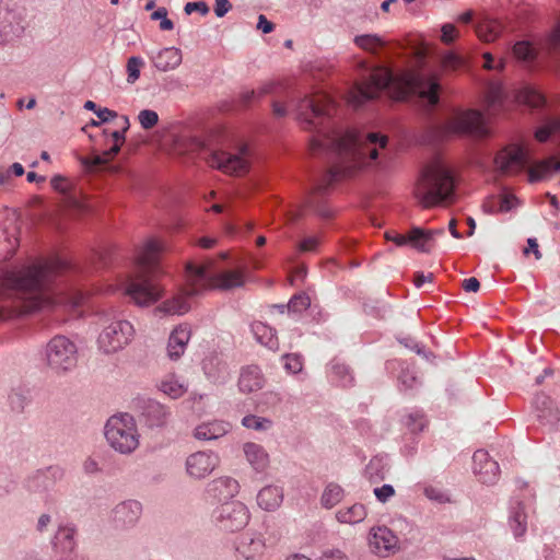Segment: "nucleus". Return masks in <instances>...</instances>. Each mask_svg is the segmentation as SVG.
I'll use <instances>...</instances> for the list:
<instances>
[{
  "label": "nucleus",
  "instance_id": "obj_62",
  "mask_svg": "<svg viewBox=\"0 0 560 560\" xmlns=\"http://www.w3.org/2000/svg\"><path fill=\"white\" fill-rule=\"evenodd\" d=\"M380 468H383L382 466V460L381 459H377V458H374L372 459L369 465L366 466V474L368 476L372 479L374 476H377L380 477L381 479L384 478V475L383 474H380Z\"/></svg>",
  "mask_w": 560,
  "mask_h": 560
},
{
  "label": "nucleus",
  "instance_id": "obj_10",
  "mask_svg": "<svg viewBox=\"0 0 560 560\" xmlns=\"http://www.w3.org/2000/svg\"><path fill=\"white\" fill-rule=\"evenodd\" d=\"M46 362L57 374L72 371L78 363V348L65 336H55L46 346Z\"/></svg>",
  "mask_w": 560,
  "mask_h": 560
},
{
  "label": "nucleus",
  "instance_id": "obj_26",
  "mask_svg": "<svg viewBox=\"0 0 560 560\" xmlns=\"http://www.w3.org/2000/svg\"><path fill=\"white\" fill-rule=\"evenodd\" d=\"M231 429V423L224 420L203 421L195 428L194 436L199 441L218 440L228 434Z\"/></svg>",
  "mask_w": 560,
  "mask_h": 560
},
{
  "label": "nucleus",
  "instance_id": "obj_55",
  "mask_svg": "<svg viewBox=\"0 0 560 560\" xmlns=\"http://www.w3.org/2000/svg\"><path fill=\"white\" fill-rule=\"evenodd\" d=\"M459 37V32L454 24L445 23L441 27V42L451 45Z\"/></svg>",
  "mask_w": 560,
  "mask_h": 560
},
{
  "label": "nucleus",
  "instance_id": "obj_4",
  "mask_svg": "<svg viewBox=\"0 0 560 560\" xmlns=\"http://www.w3.org/2000/svg\"><path fill=\"white\" fill-rule=\"evenodd\" d=\"M164 250L165 244L160 238L149 237L143 241L136 254L137 273L128 276L118 285L139 306H149L162 296L163 289L150 276L156 271ZM110 290L115 291L117 288Z\"/></svg>",
  "mask_w": 560,
  "mask_h": 560
},
{
  "label": "nucleus",
  "instance_id": "obj_6",
  "mask_svg": "<svg viewBox=\"0 0 560 560\" xmlns=\"http://www.w3.org/2000/svg\"><path fill=\"white\" fill-rule=\"evenodd\" d=\"M245 278L246 275L243 270L217 271L213 260H207L200 265L188 262V283L192 285V293H203L211 289L241 288L245 284Z\"/></svg>",
  "mask_w": 560,
  "mask_h": 560
},
{
  "label": "nucleus",
  "instance_id": "obj_59",
  "mask_svg": "<svg viewBox=\"0 0 560 560\" xmlns=\"http://www.w3.org/2000/svg\"><path fill=\"white\" fill-rule=\"evenodd\" d=\"M184 11L186 14L199 12L201 15H206L209 12V7L205 1L187 2L185 4Z\"/></svg>",
  "mask_w": 560,
  "mask_h": 560
},
{
  "label": "nucleus",
  "instance_id": "obj_41",
  "mask_svg": "<svg viewBox=\"0 0 560 560\" xmlns=\"http://www.w3.org/2000/svg\"><path fill=\"white\" fill-rule=\"evenodd\" d=\"M144 416L151 427H161L168 420L170 411L160 402L150 401L145 408Z\"/></svg>",
  "mask_w": 560,
  "mask_h": 560
},
{
  "label": "nucleus",
  "instance_id": "obj_38",
  "mask_svg": "<svg viewBox=\"0 0 560 560\" xmlns=\"http://www.w3.org/2000/svg\"><path fill=\"white\" fill-rule=\"evenodd\" d=\"M368 516V510L365 505L361 503H354L350 506L339 509L336 512V520L340 524L355 525L363 522Z\"/></svg>",
  "mask_w": 560,
  "mask_h": 560
},
{
  "label": "nucleus",
  "instance_id": "obj_32",
  "mask_svg": "<svg viewBox=\"0 0 560 560\" xmlns=\"http://www.w3.org/2000/svg\"><path fill=\"white\" fill-rule=\"evenodd\" d=\"M557 172H560V161L549 158L535 163L528 168V180L530 183L544 180Z\"/></svg>",
  "mask_w": 560,
  "mask_h": 560
},
{
  "label": "nucleus",
  "instance_id": "obj_36",
  "mask_svg": "<svg viewBox=\"0 0 560 560\" xmlns=\"http://www.w3.org/2000/svg\"><path fill=\"white\" fill-rule=\"evenodd\" d=\"M535 405L538 410V418L550 425H553L559 421V409L555 405L551 398L546 395H537Z\"/></svg>",
  "mask_w": 560,
  "mask_h": 560
},
{
  "label": "nucleus",
  "instance_id": "obj_8",
  "mask_svg": "<svg viewBox=\"0 0 560 560\" xmlns=\"http://www.w3.org/2000/svg\"><path fill=\"white\" fill-rule=\"evenodd\" d=\"M104 436L110 448L121 455H130L140 446L141 434L133 416L117 413L108 418Z\"/></svg>",
  "mask_w": 560,
  "mask_h": 560
},
{
  "label": "nucleus",
  "instance_id": "obj_31",
  "mask_svg": "<svg viewBox=\"0 0 560 560\" xmlns=\"http://www.w3.org/2000/svg\"><path fill=\"white\" fill-rule=\"evenodd\" d=\"M243 453L247 463L256 471H264L269 466V454L262 445L247 442L243 445Z\"/></svg>",
  "mask_w": 560,
  "mask_h": 560
},
{
  "label": "nucleus",
  "instance_id": "obj_45",
  "mask_svg": "<svg viewBox=\"0 0 560 560\" xmlns=\"http://www.w3.org/2000/svg\"><path fill=\"white\" fill-rule=\"evenodd\" d=\"M272 420L256 415H247L242 419V425L248 430L257 432H266L272 428Z\"/></svg>",
  "mask_w": 560,
  "mask_h": 560
},
{
  "label": "nucleus",
  "instance_id": "obj_15",
  "mask_svg": "<svg viewBox=\"0 0 560 560\" xmlns=\"http://www.w3.org/2000/svg\"><path fill=\"white\" fill-rule=\"evenodd\" d=\"M441 234H443V230L413 228L408 234H400L395 231L386 232L385 237L397 246L409 245L419 252L429 253L433 248L434 237Z\"/></svg>",
  "mask_w": 560,
  "mask_h": 560
},
{
  "label": "nucleus",
  "instance_id": "obj_16",
  "mask_svg": "<svg viewBox=\"0 0 560 560\" xmlns=\"http://www.w3.org/2000/svg\"><path fill=\"white\" fill-rule=\"evenodd\" d=\"M494 163L497 170L502 174H517L529 163V153L525 147L512 143L497 153Z\"/></svg>",
  "mask_w": 560,
  "mask_h": 560
},
{
  "label": "nucleus",
  "instance_id": "obj_23",
  "mask_svg": "<svg viewBox=\"0 0 560 560\" xmlns=\"http://www.w3.org/2000/svg\"><path fill=\"white\" fill-rule=\"evenodd\" d=\"M474 472L482 483H493L499 477V465L483 450L474 453Z\"/></svg>",
  "mask_w": 560,
  "mask_h": 560
},
{
  "label": "nucleus",
  "instance_id": "obj_1",
  "mask_svg": "<svg viewBox=\"0 0 560 560\" xmlns=\"http://www.w3.org/2000/svg\"><path fill=\"white\" fill-rule=\"evenodd\" d=\"M69 267L68 261L54 256L40 259L18 270L5 272L4 285L13 289L20 301L19 314L32 313L51 306H61L74 311L82 304L85 295L75 290L51 292L48 288L50 280Z\"/></svg>",
  "mask_w": 560,
  "mask_h": 560
},
{
  "label": "nucleus",
  "instance_id": "obj_37",
  "mask_svg": "<svg viewBox=\"0 0 560 560\" xmlns=\"http://www.w3.org/2000/svg\"><path fill=\"white\" fill-rule=\"evenodd\" d=\"M159 389L166 396L176 399L187 392L188 386L180 376L170 373L160 381Z\"/></svg>",
  "mask_w": 560,
  "mask_h": 560
},
{
  "label": "nucleus",
  "instance_id": "obj_47",
  "mask_svg": "<svg viewBox=\"0 0 560 560\" xmlns=\"http://www.w3.org/2000/svg\"><path fill=\"white\" fill-rule=\"evenodd\" d=\"M504 96L503 86L499 82H491L487 86L486 103L489 108H494L502 103Z\"/></svg>",
  "mask_w": 560,
  "mask_h": 560
},
{
  "label": "nucleus",
  "instance_id": "obj_61",
  "mask_svg": "<svg viewBox=\"0 0 560 560\" xmlns=\"http://www.w3.org/2000/svg\"><path fill=\"white\" fill-rule=\"evenodd\" d=\"M517 198L514 195L505 194L501 198L500 211L508 212L517 206Z\"/></svg>",
  "mask_w": 560,
  "mask_h": 560
},
{
  "label": "nucleus",
  "instance_id": "obj_29",
  "mask_svg": "<svg viewBox=\"0 0 560 560\" xmlns=\"http://www.w3.org/2000/svg\"><path fill=\"white\" fill-rule=\"evenodd\" d=\"M265 377L258 366L249 365L242 370L238 378V388L244 394H250L261 389Z\"/></svg>",
  "mask_w": 560,
  "mask_h": 560
},
{
  "label": "nucleus",
  "instance_id": "obj_28",
  "mask_svg": "<svg viewBox=\"0 0 560 560\" xmlns=\"http://www.w3.org/2000/svg\"><path fill=\"white\" fill-rule=\"evenodd\" d=\"M503 23L491 16H482L475 25V32L478 38L483 43L495 42L503 33Z\"/></svg>",
  "mask_w": 560,
  "mask_h": 560
},
{
  "label": "nucleus",
  "instance_id": "obj_7",
  "mask_svg": "<svg viewBox=\"0 0 560 560\" xmlns=\"http://www.w3.org/2000/svg\"><path fill=\"white\" fill-rule=\"evenodd\" d=\"M97 323L101 327L97 347L106 354L121 351L135 339L136 329L133 325L117 311L102 312L98 314Z\"/></svg>",
  "mask_w": 560,
  "mask_h": 560
},
{
  "label": "nucleus",
  "instance_id": "obj_21",
  "mask_svg": "<svg viewBox=\"0 0 560 560\" xmlns=\"http://www.w3.org/2000/svg\"><path fill=\"white\" fill-rule=\"evenodd\" d=\"M266 551V540L260 534H246L235 545L236 560H261Z\"/></svg>",
  "mask_w": 560,
  "mask_h": 560
},
{
  "label": "nucleus",
  "instance_id": "obj_46",
  "mask_svg": "<svg viewBox=\"0 0 560 560\" xmlns=\"http://www.w3.org/2000/svg\"><path fill=\"white\" fill-rule=\"evenodd\" d=\"M513 55L522 61H533L536 56V49L534 46L527 40L516 42L512 48Z\"/></svg>",
  "mask_w": 560,
  "mask_h": 560
},
{
  "label": "nucleus",
  "instance_id": "obj_27",
  "mask_svg": "<svg viewBox=\"0 0 560 560\" xmlns=\"http://www.w3.org/2000/svg\"><path fill=\"white\" fill-rule=\"evenodd\" d=\"M51 187L65 196V201L70 209L80 213L89 211V206L84 200H81L75 195L71 194V183L61 175H56L50 180Z\"/></svg>",
  "mask_w": 560,
  "mask_h": 560
},
{
  "label": "nucleus",
  "instance_id": "obj_2",
  "mask_svg": "<svg viewBox=\"0 0 560 560\" xmlns=\"http://www.w3.org/2000/svg\"><path fill=\"white\" fill-rule=\"evenodd\" d=\"M387 91L395 100H402L410 93L417 94L422 101L434 106L440 100V77L436 73L402 71L398 74L385 67L373 69L369 79L357 83L347 94V102L359 107L365 102Z\"/></svg>",
  "mask_w": 560,
  "mask_h": 560
},
{
  "label": "nucleus",
  "instance_id": "obj_5",
  "mask_svg": "<svg viewBox=\"0 0 560 560\" xmlns=\"http://www.w3.org/2000/svg\"><path fill=\"white\" fill-rule=\"evenodd\" d=\"M453 191L454 179L450 170L444 163L434 161L421 171L413 195L423 208H431L450 200Z\"/></svg>",
  "mask_w": 560,
  "mask_h": 560
},
{
  "label": "nucleus",
  "instance_id": "obj_44",
  "mask_svg": "<svg viewBox=\"0 0 560 560\" xmlns=\"http://www.w3.org/2000/svg\"><path fill=\"white\" fill-rule=\"evenodd\" d=\"M520 103L537 108L545 104L544 95L534 86H524L516 96Z\"/></svg>",
  "mask_w": 560,
  "mask_h": 560
},
{
  "label": "nucleus",
  "instance_id": "obj_3",
  "mask_svg": "<svg viewBox=\"0 0 560 560\" xmlns=\"http://www.w3.org/2000/svg\"><path fill=\"white\" fill-rule=\"evenodd\" d=\"M387 138L376 132L361 133L355 130L323 129L311 139V150L330 151L337 161L331 168L332 178L351 176L365 167L385 148Z\"/></svg>",
  "mask_w": 560,
  "mask_h": 560
},
{
  "label": "nucleus",
  "instance_id": "obj_18",
  "mask_svg": "<svg viewBox=\"0 0 560 560\" xmlns=\"http://www.w3.org/2000/svg\"><path fill=\"white\" fill-rule=\"evenodd\" d=\"M192 285L188 283V264L186 265V271H185V285L183 289L172 296L171 299L162 302L154 312L156 314H163V315H184L186 314L190 307V299L194 296L199 295L200 293H192L191 292Z\"/></svg>",
  "mask_w": 560,
  "mask_h": 560
},
{
  "label": "nucleus",
  "instance_id": "obj_63",
  "mask_svg": "<svg viewBox=\"0 0 560 560\" xmlns=\"http://www.w3.org/2000/svg\"><path fill=\"white\" fill-rule=\"evenodd\" d=\"M319 244V240L315 236H308L304 238L300 245L299 249L300 252H314Z\"/></svg>",
  "mask_w": 560,
  "mask_h": 560
},
{
  "label": "nucleus",
  "instance_id": "obj_53",
  "mask_svg": "<svg viewBox=\"0 0 560 560\" xmlns=\"http://www.w3.org/2000/svg\"><path fill=\"white\" fill-rule=\"evenodd\" d=\"M510 525L516 537L526 532V515L523 511H516L510 518Z\"/></svg>",
  "mask_w": 560,
  "mask_h": 560
},
{
  "label": "nucleus",
  "instance_id": "obj_25",
  "mask_svg": "<svg viewBox=\"0 0 560 560\" xmlns=\"http://www.w3.org/2000/svg\"><path fill=\"white\" fill-rule=\"evenodd\" d=\"M63 472L58 467H49L46 470L35 472L27 479L26 486L31 492L40 493L51 489L57 479L62 478Z\"/></svg>",
  "mask_w": 560,
  "mask_h": 560
},
{
  "label": "nucleus",
  "instance_id": "obj_22",
  "mask_svg": "<svg viewBox=\"0 0 560 560\" xmlns=\"http://www.w3.org/2000/svg\"><path fill=\"white\" fill-rule=\"evenodd\" d=\"M240 492V483L236 479L228 476L211 480L205 489L208 499L218 502L232 501Z\"/></svg>",
  "mask_w": 560,
  "mask_h": 560
},
{
  "label": "nucleus",
  "instance_id": "obj_50",
  "mask_svg": "<svg viewBox=\"0 0 560 560\" xmlns=\"http://www.w3.org/2000/svg\"><path fill=\"white\" fill-rule=\"evenodd\" d=\"M404 423L411 433L420 432L427 425L424 416L418 411L407 415Z\"/></svg>",
  "mask_w": 560,
  "mask_h": 560
},
{
  "label": "nucleus",
  "instance_id": "obj_9",
  "mask_svg": "<svg viewBox=\"0 0 560 560\" xmlns=\"http://www.w3.org/2000/svg\"><path fill=\"white\" fill-rule=\"evenodd\" d=\"M335 110V102L325 92L305 95L296 105V117L305 130L317 129Z\"/></svg>",
  "mask_w": 560,
  "mask_h": 560
},
{
  "label": "nucleus",
  "instance_id": "obj_48",
  "mask_svg": "<svg viewBox=\"0 0 560 560\" xmlns=\"http://www.w3.org/2000/svg\"><path fill=\"white\" fill-rule=\"evenodd\" d=\"M144 66V61L141 57L132 56L127 61V82L133 84L139 78L141 69Z\"/></svg>",
  "mask_w": 560,
  "mask_h": 560
},
{
  "label": "nucleus",
  "instance_id": "obj_51",
  "mask_svg": "<svg viewBox=\"0 0 560 560\" xmlns=\"http://www.w3.org/2000/svg\"><path fill=\"white\" fill-rule=\"evenodd\" d=\"M311 305V299L305 293H299L291 298L288 303V310L292 313H301Z\"/></svg>",
  "mask_w": 560,
  "mask_h": 560
},
{
  "label": "nucleus",
  "instance_id": "obj_40",
  "mask_svg": "<svg viewBox=\"0 0 560 560\" xmlns=\"http://www.w3.org/2000/svg\"><path fill=\"white\" fill-rule=\"evenodd\" d=\"M252 331L259 343L272 350L278 348V339L273 329L265 323H254L252 325Z\"/></svg>",
  "mask_w": 560,
  "mask_h": 560
},
{
  "label": "nucleus",
  "instance_id": "obj_42",
  "mask_svg": "<svg viewBox=\"0 0 560 560\" xmlns=\"http://www.w3.org/2000/svg\"><path fill=\"white\" fill-rule=\"evenodd\" d=\"M465 63V59L454 51H444L439 56V68L441 73L444 74L459 70Z\"/></svg>",
  "mask_w": 560,
  "mask_h": 560
},
{
  "label": "nucleus",
  "instance_id": "obj_39",
  "mask_svg": "<svg viewBox=\"0 0 560 560\" xmlns=\"http://www.w3.org/2000/svg\"><path fill=\"white\" fill-rule=\"evenodd\" d=\"M75 530L70 526H61L52 539L54 549L58 552H72L75 548Z\"/></svg>",
  "mask_w": 560,
  "mask_h": 560
},
{
  "label": "nucleus",
  "instance_id": "obj_56",
  "mask_svg": "<svg viewBox=\"0 0 560 560\" xmlns=\"http://www.w3.org/2000/svg\"><path fill=\"white\" fill-rule=\"evenodd\" d=\"M283 360L284 368L289 373H299L302 371L303 362L299 354H285Z\"/></svg>",
  "mask_w": 560,
  "mask_h": 560
},
{
  "label": "nucleus",
  "instance_id": "obj_64",
  "mask_svg": "<svg viewBox=\"0 0 560 560\" xmlns=\"http://www.w3.org/2000/svg\"><path fill=\"white\" fill-rule=\"evenodd\" d=\"M95 115L98 117L101 122H107L117 117V113L107 107H100L95 110Z\"/></svg>",
  "mask_w": 560,
  "mask_h": 560
},
{
  "label": "nucleus",
  "instance_id": "obj_14",
  "mask_svg": "<svg viewBox=\"0 0 560 560\" xmlns=\"http://www.w3.org/2000/svg\"><path fill=\"white\" fill-rule=\"evenodd\" d=\"M369 550L381 558L397 553L400 549L398 536L386 525L372 526L366 536Z\"/></svg>",
  "mask_w": 560,
  "mask_h": 560
},
{
  "label": "nucleus",
  "instance_id": "obj_54",
  "mask_svg": "<svg viewBox=\"0 0 560 560\" xmlns=\"http://www.w3.org/2000/svg\"><path fill=\"white\" fill-rule=\"evenodd\" d=\"M331 373L342 386H347L352 381L348 368L342 363L334 362L331 365Z\"/></svg>",
  "mask_w": 560,
  "mask_h": 560
},
{
  "label": "nucleus",
  "instance_id": "obj_58",
  "mask_svg": "<svg viewBox=\"0 0 560 560\" xmlns=\"http://www.w3.org/2000/svg\"><path fill=\"white\" fill-rule=\"evenodd\" d=\"M373 492L376 499L382 503L387 502L395 495V489L390 485H384L382 487L375 488Z\"/></svg>",
  "mask_w": 560,
  "mask_h": 560
},
{
  "label": "nucleus",
  "instance_id": "obj_43",
  "mask_svg": "<svg viewBox=\"0 0 560 560\" xmlns=\"http://www.w3.org/2000/svg\"><path fill=\"white\" fill-rule=\"evenodd\" d=\"M343 489L339 485L330 482L325 487L322 493L320 504L323 508L330 510L338 503H340L343 500Z\"/></svg>",
  "mask_w": 560,
  "mask_h": 560
},
{
  "label": "nucleus",
  "instance_id": "obj_35",
  "mask_svg": "<svg viewBox=\"0 0 560 560\" xmlns=\"http://www.w3.org/2000/svg\"><path fill=\"white\" fill-rule=\"evenodd\" d=\"M353 44L364 52L378 55L386 47L387 40L378 34H360L354 36Z\"/></svg>",
  "mask_w": 560,
  "mask_h": 560
},
{
  "label": "nucleus",
  "instance_id": "obj_19",
  "mask_svg": "<svg viewBox=\"0 0 560 560\" xmlns=\"http://www.w3.org/2000/svg\"><path fill=\"white\" fill-rule=\"evenodd\" d=\"M122 130L112 132L114 143L108 150H105L101 154H94L92 156L83 158L81 160L82 164L89 171H93L101 165L107 164L120 151V148L125 142V132L129 128V118L127 116H122Z\"/></svg>",
  "mask_w": 560,
  "mask_h": 560
},
{
  "label": "nucleus",
  "instance_id": "obj_52",
  "mask_svg": "<svg viewBox=\"0 0 560 560\" xmlns=\"http://www.w3.org/2000/svg\"><path fill=\"white\" fill-rule=\"evenodd\" d=\"M138 121L143 129L149 130L159 122V115L155 110L142 109L138 114Z\"/></svg>",
  "mask_w": 560,
  "mask_h": 560
},
{
  "label": "nucleus",
  "instance_id": "obj_24",
  "mask_svg": "<svg viewBox=\"0 0 560 560\" xmlns=\"http://www.w3.org/2000/svg\"><path fill=\"white\" fill-rule=\"evenodd\" d=\"M191 338V327L188 324L177 325L170 334L167 341V355L171 360H178L186 351Z\"/></svg>",
  "mask_w": 560,
  "mask_h": 560
},
{
  "label": "nucleus",
  "instance_id": "obj_49",
  "mask_svg": "<svg viewBox=\"0 0 560 560\" xmlns=\"http://www.w3.org/2000/svg\"><path fill=\"white\" fill-rule=\"evenodd\" d=\"M555 133H560V118L550 120L545 126L538 128L535 132V138L539 142H545Z\"/></svg>",
  "mask_w": 560,
  "mask_h": 560
},
{
  "label": "nucleus",
  "instance_id": "obj_13",
  "mask_svg": "<svg viewBox=\"0 0 560 560\" xmlns=\"http://www.w3.org/2000/svg\"><path fill=\"white\" fill-rule=\"evenodd\" d=\"M445 136L487 133L485 118L479 110L468 109L454 113L443 125Z\"/></svg>",
  "mask_w": 560,
  "mask_h": 560
},
{
  "label": "nucleus",
  "instance_id": "obj_12",
  "mask_svg": "<svg viewBox=\"0 0 560 560\" xmlns=\"http://www.w3.org/2000/svg\"><path fill=\"white\" fill-rule=\"evenodd\" d=\"M208 164L228 175L241 176L248 172L250 154L247 145H242L234 152L212 151Z\"/></svg>",
  "mask_w": 560,
  "mask_h": 560
},
{
  "label": "nucleus",
  "instance_id": "obj_57",
  "mask_svg": "<svg viewBox=\"0 0 560 560\" xmlns=\"http://www.w3.org/2000/svg\"><path fill=\"white\" fill-rule=\"evenodd\" d=\"M272 89V84H266L262 88H259L258 90H246L242 93L241 97L244 103H248L252 100L259 98L267 93H269Z\"/></svg>",
  "mask_w": 560,
  "mask_h": 560
},
{
  "label": "nucleus",
  "instance_id": "obj_20",
  "mask_svg": "<svg viewBox=\"0 0 560 560\" xmlns=\"http://www.w3.org/2000/svg\"><path fill=\"white\" fill-rule=\"evenodd\" d=\"M142 514V504L137 500H126L118 503L112 511V521L116 528L133 527Z\"/></svg>",
  "mask_w": 560,
  "mask_h": 560
},
{
  "label": "nucleus",
  "instance_id": "obj_30",
  "mask_svg": "<svg viewBox=\"0 0 560 560\" xmlns=\"http://www.w3.org/2000/svg\"><path fill=\"white\" fill-rule=\"evenodd\" d=\"M154 67L162 72L176 69L183 60L180 49L176 47H166L159 50L152 58Z\"/></svg>",
  "mask_w": 560,
  "mask_h": 560
},
{
  "label": "nucleus",
  "instance_id": "obj_11",
  "mask_svg": "<svg viewBox=\"0 0 560 560\" xmlns=\"http://www.w3.org/2000/svg\"><path fill=\"white\" fill-rule=\"evenodd\" d=\"M213 524L222 532L235 533L247 526L250 520L248 508L238 500L218 505L211 514Z\"/></svg>",
  "mask_w": 560,
  "mask_h": 560
},
{
  "label": "nucleus",
  "instance_id": "obj_33",
  "mask_svg": "<svg viewBox=\"0 0 560 560\" xmlns=\"http://www.w3.org/2000/svg\"><path fill=\"white\" fill-rule=\"evenodd\" d=\"M283 501V490L278 486H266L257 494V504L265 511L277 510Z\"/></svg>",
  "mask_w": 560,
  "mask_h": 560
},
{
  "label": "nucleus",
  "instance_id": "obj_60",
  "mask_svg": "<svg viewBox=\"0 0 560 560\" xmlns=\"http://www.w3.org/2000/svg\"><path fill=\"white\" fill-rule=\"evenodd\" d=\"M485 62L483 68L486 70H497L502 71L505 67V61L503 59L499 60L497 63H494L493 56L490 52H485L482 55Z\"/></svg>",
  "mask_w": 560,
  "mask_h": 560
},
{
  "label": "nucleus",
  "instance_id": "obj_17",
  "mask_svg": "<svg viewBox=\"0 0 560 560\" xmlns=\"http://www.w3.org/2000/svg\"><path fill=\"white\" fill-rule=\"evenodd\" d=\"M220 465V457L212 451H198L190 454L185 462L186 474L194 480L210 476Z\"/></svg>",
  "mask_w": 560,
  "mask_h": 560
},
{
  "label": "nucleus",
  "instance_id": "obj_34",
  "mask_svg": "<svg viewBox=\"0 0 560 560\" xmlns=\"http://www.w3.org/2000/svg\"><path fill=\"white\" fill-rule=\"evenodd\" d=\"M202 369L206 376L213 383H224L229 377L228 364L218 357L206 358Z\"/></svg>",
  "mask_w": 560,
  "mask_h": 560
}]
</instances>
